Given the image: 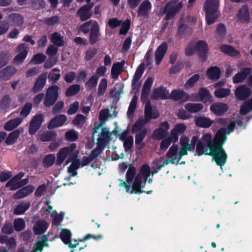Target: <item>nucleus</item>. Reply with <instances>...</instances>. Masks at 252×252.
<instances>
[{
	"label": "nucleus",
	"mask_w": 252,
	"mask_h": 252,
	"mask_svg": "<svg viewBox=\"0 0 252 252\" xmlns=\"http://www.w3.org/2000/svg\"><path fill=\"white\" fill-rule=\"evenodd\" d=\"M226 140V129L222 127L217 131L213 139L212 134L209 133L203 134L201 140L198 139L196 136H193L188 147H190L192 151L196 145L197 156H211L216 164L221 167L225 164L227 159V154L223 148Z\"/></svg>",
	"instance_id": "obj_1"
},
{
	"label": "nucleus",
	"mask_w": 252,
	"mask_h": 252,
	"mask_svg": "<svg viewBox=\"0 0 252 252\" xmlns=\"http://www.w3.org/2000/svg\"><path fill=\"white\" fill-rule=\"evenodd\" d=\"M159 116L158 111L153 110L150 100H148L145 106L144 118L140 117L134 123L131 128L132 133L141 130L143 127L151 120L157 119Z\"/></svg>",
	"instance_id": "obj_2"
},
{
	"label": "nucleus",
	"mask_w": 252,
	"mask_h": 252,
	"mask_svg": "<svg viewBox=\"0 0 252 252\" xmlns=\"http://www.w3.org/2000/svg\"><path fill=\"white\" fill-rule=\"evenodd\" d=\"M219 0H206L204 5L206 23L211 25L219 18L220 12L219 11Z\"/></svg>",
	"instance_id": "obj_3"
},
{
	"label": "nucleus",
	"mask_w": 252,
	"mask_h": 252,
	"mask_svg": "<svg viewBox=\"0 0 252 252\" xmlns=\"http://www.w3.org/2000/svg\"><path fill=\"white\" fill-rule=\"evenodd\" d=\"M183 6L182 2L178 3L174 0L168 2L163 9V14H165L164 19L166 21L171 20L174 18L182 9Z\"/></svg>",
	"instance_id": "obj_4"
},
{
	"label": "nucleus",
	"mask_w": 252,
	"mask_h": 252,
	"mask_svg": "<svg viewBox=\"0 0 252 252\" xmlns=\"http://www.w3.org/2000/svg\"><path fill=\"white\" fill-rule=\"evenodd\" d=\"M59 87L56 85H52L48 88L44 100L45 106L49 107L55 103L59 97Z\"/></svg>",
	"instance_id": "obj_5"
},
{
	"label": "nucleus",
	"mask_w": 252,
	"mask_h": 252,
	"mask_svg": "<svg viewBox=\"0 0 252 252\" xmlns=\"http://www.w3.org/2000/svg\"><path fill=\"white\" fill-rule=\"evenodd\" d=\"M195 49L197 55L201 62H206L208 58L209 51L208 45L207 42L202 40L197 41L195 43Z\"/></svg>",
	"instance_id": "obj_6"
},
{
	"label": "nucleus",
	"mask_w": 252,
	"mask_h": 252,
	"mask_svg": "<svg viewBox=\"0 0 252 252\" xmlns=\"http://www.w3.org/2000/svg\"><path fill=\"white\" fill-rule=\"evenodd\" d=\"M44 122V117L42 114H36L30 122L29 133L30 135H34L40 128Z\"/></svg>",
	"instance_id": "obj_7"
},
{
	"label": "nucleus",
	"mask_w": 252,
	"mask_h": 252,
	"mask_svg": "<svg viewBox=\"0 0 252 252\" xmlns=\"http://www.w3.org/2000/svg\"><path fill=\"white\" fill-rule=\"evenodd\" d=\"M94 5V3L86 4L81 7L77 11L76 15L80 18L81 21H85L89 19L92 16L91 9Z\"/></svg>",
	"instance_id": "obj_8"
},
{
	"label": "nucleus",
	"mask_w": 252,
	"mask_h": 252,
	"mask_svg": "<svg viewBox=\"0 0 252 252\" xmlns=\"http://www.w3.org/2000/svg\"><path fill=\"white\" fill-rule=\"evenodd\" d=\"M28 47L25 43L20 44L16 48L18 54L14 57L13 62L16 64L22 63L28 55Z\"/></svg>",
	"instance_id": "obj_9"
},
{
	"label": "nucleus",
	"mask_w": 252,
	"mask_h": 252,
	"mask_svg": "<svg viewBox=\"0 0 252 252\" xmlns=\"http://www.w3.org/2000/svg\"><path fill=\"white\" fill-rule=\"evenodd\" d=\"M251 94V89L245 85L238 87L234 92L235 97L239 100H246Z\"/></svg>",
	"instance_id": "obj_10"
},
{
	"label": "nucleus",
	"mask_w": 252,
	"mask_h": 252,
	"mask_svg": "<svg viewBox=\"0 0 252 252\" xmlns=\"http://www.w3.org/2000/svg\"><path fill=\"white\" fill-rule=\"evenodd\" d=\"M210 109L216 116H221L228 110V106L223 102H215L211 105Z\"/></svg>",
	"instance_id": "obj_11"
},
{
	"label": "nucleus",
	"mask_w": 252,
	"mask_h": 252,
	"mask_svg": "<svg viewBox=\"0 0 252 252\" xmlns=\"http://www.w3.org/2000/svg\"><path fill=\"white\" fill-rule=\"evenodd\" d=\"M67 121V117L63 114L57 115L52 118L47 125L49 129H52L56 127H60L64 125Z\"/></svg>",
	"instance_id": "obj_12"
},
{
	"label": "nucleus",
	"mask_w": 252,
	"mask_h": 252,
	"mask_svg": "<svg viewBox=\"0 0 252 252\" xmlns=\"http://www.w3.org/2000/svg\"><path fill=\"white\" fill-rule=\"evenodd\" d=\"M99 30L100 28L98 23L94 20L89 35V42L91 45L94 44L98 40L100 36Z\"/></svg>",
	"instance_id": "obj_13"
},
{
	"label": "nucleus",
	"mask_w": 252,
	"mask_h": 252,
	"mask_svg": "<svg viewBox=\"0 0 252 252\" xmlns=\"http://www.w3.org/2000/svg\"><path fill=\"white\" fill-rule=\"evenodd\" d=\"M151 98L153 100L169 99V91L165 87L160 86L153 90Z\"/></svg>",
	"instance_id": "obj_14"
},
{
	"label": "nucleus",
	"mask_w": 252,
	"mask_h": 252,
	"mask_svg": "<svg viewBox=\"0 0 252 252\" xmlns=\"http://www.w3.org/2000/svg\"><path fill=\"white\" fill-rule=\"evenodd\" d=\"M71 237L72 234L69 230L67 229H62L60 233L61 239L64 244L67 245L69 248L73 249L76 248L79 245V243L77 242L74 244H72L71 243Z\"/></svg>",
	"instance_id": "obj_15"
},
{
	"label": "nucleus",
	"mask_w": 252,
	"mask_h": 252,
	"mask_svg": "<svg viewBox=\"0 0 252 252\" xmlns=\"http://www.w3.org/2000/svg\"><path fill=\"white\" fill-rule=\"evenodd\" d=\"M47 80V73H42L36 79L32 88V92L37 93L42 91L45 86Z\"/></svg>",
	"instance_id": "obj_16"
},
{
	"label": "nucleus",
	"mask_w": 252,
	"mask_h": 252,
	"mask_svg": "<svg viewBox=\"0 0 252 252\" xmlns=\"http://www.w3.org/2000/svg\"><path fill=\"white\" fill-rule=\"evenodd\" d=\"M252 69L249 67H245L242 69L240 72L236 73L233 77V82L237 84L243 82L249 75L252 73Z\"/></svg>",
	"instance_id": "obj_17"
},
{
	"label": "nucleus",
	"mask_w": 252,
	"mask_h": 252,
	"mask_svg": "<svg viewBox=\"0 0 252 252\" xmlns=\"http://www.w3.org/2000/svg\"><path fill=\"white\" fill-rule=\"evenodd\" d=\"M167 48L168 45L166 42H163L158 47L155 52V61L156 64H158L160 63L164 55L167 52Z\"/></svg>",
	"instance_id": "obj_18"
},
{
	"label": "nucleus",
	"mask_w": 252,
	"mask_h": 252,
	"mask_svg": "<svg viewBox=\"0 0 252 252\" xmlns=\"http://www.w3.org/2000/svg\"><path fill=\"white\" fill-rule=\"evenodd\" d=\"M237 17L241 22L248 23L250 22L249 10L247 4L243 5L239 10Z\"/></svg>",
	"instance_id": "obj_19"
},
{
	"label": "nucleus",
	"mask_w": 252,
	"mask_h": 252,
	"mask_svg": "<svg viewBox=\"0 0 252 252\" xmlns=\"http://www.w3.org/2000/svg\"><path fill=\"white\" fill-rule=\"evenodd\" d=\"M34 188L32 185H28L21 188L16 191L13 195L15 199H19L24 198L32 192Z\"/></svg>",
	"instance_id": "obj_20"
},
{
	"label": "nucleus",
	"mask_w": 252,
	"mask_h": 252,
	"mask_svg": "<svg viewBox=\"0 0 252 252\" xmlns=\"http://www.w3.org/2000/svg\"><path fill=\"white\" fill-rule=\"evenodd\" d=\"M17 72L13 66L9 65L0 71V78L3 80H9Z\"/></svg>",
	"instance_id": "obj_21"
},
{
	"label": "nucleus",
	"mask_w": 252,
	"mask_h": 252,
	"mask_svg": "<svg viewBox=\"0 0 252 252\" xmlns=\"http://www.w3.org/2000/svg\"><path fill=\"white\" fill-rule=\"evenodd\" d=\"M170 98L172 99L175 101H178L181 99H183L185 101L189 99V95L184 92L183 90L175 89L173 90L170 95H169Z\"/></svg>",
	"instance_id": "obj_22"
},
{
	"label": "nucleus",
	"mask_w": 252,
	"mask_h": 252,
	"mask_svg": "<svg viewBox=\"0 0 252 252\" xmlns=\"http://www.w3.org/2000/svg\"><path fill=\"white\" fill-rule=\"evenodd\" d=\"M153 83V79L152 77H148L146 80L142 90L141 99L142 100H145L148 98L149 94Z\"/></svg>",
	"instance_id": "obj_23"
},
{
	"label": "nucleus",
	"mask_w": 252,
	"mask_h": 252,
	"mask_svg": "<svg viewBox=\"0 0 252 252\" xmlns=\"http://www.w3.org/2000/svg\"><path fill=\"white\" fill-rule=\"evenodd\" d=\"M111 133L109 132L107 128L102 127L101 132L97 139V143L101 142V145L105 147L106 143L111 140Z\"/></svg>",
	"instance_id": "obj_24"
},
{
	"label": "nucleus",
	"mask_w": 252,
	"mask_h": 252,
	"mask_svg": "<svg viewBox=\"0 0 252 252\" xmlns=\"http://www.w3.org/2000/svg\"><path fill=\"white\" fill-rule=\"evenodd\" d=\"M195 124L197 126L200 127L209 128L213 124V121L207 117L199 116L195 118Z\"/></svg>",
	"instance_id": "obj_25"
},
{
	"label": "nucleus",
	"mask_w": 252,
	"mask_h": 252,
	"mask_svg": "<svg viewBox=\"0 0 252 252\" xmlns=\"http://www.w3.org/2000/svg\"><path fill=\"white\" fill-rule=\"evenodd\" d=\"M8 19L10 25L14 27L21 26L24 23V18L19 13H11Z\"/></svg>",
	"instance_id": "obj_26"
},
{
	"label": "nucleus",
	"mask_w": 252,
	"mask_h": 252,
	"mask_svg": "<svg viewBox=\"0 0 252 252\" xmlns=\"http://www.w3.org/2000/svg\"><path fill=\"white\" fill-rule=\"evenodd\" d=\"M125 61L122 60L121 62L113 63L111 68V76L113 79H117L123 69Z\"/></svg>",
	"instance_id": "obj_27"
},
{
	"label": "nucleus",
	"mask_w": 252,
	"mask_h": 252,
	"mask_svg": "<svg viewBox=\"0 0 252 252\" xmlns=\"http://www.w3.org/2000/svg\"><path fill=\"white\" fill-rule=\"evenodd\" d=\"M220 49L222 53L231 57H237L240 54L239 51L229 45L222 44L220 46Z\"/></svg>",
	"instance_id": "obj_28"
},
{
	"label": "nucleus",
	"mask_w": 252,
	"mask_h": 252,
	"mask_svg": "<svg viewBox=\"0 0 252 252\" xmlns=\"http://www.w3.org/2000/svg\"><path fill=\"white\" fill-rule=\"evenodd\" d=\"M22 122V119L20 117L10 120L5 124L4 129L7 131H11L19 126Z\"/></svg>",
	"instance_id": "obj_29"
},
{
	"label": "nucleus",
	"mask_w": 252,
	"mask_h": 252,
	"mask_svg": "<svg viewBox=\"0 0 252 252\" xmlns=\"http://www.w3.org/2000/svg\"><path fill=\"white\" fill-rule=\"evenodd\" d=\"M151 7V3L148 0L143 1L139 6L138 15L139 16H147Z\"/></svg>",
	"instance_id": "obj_30"
},
{
	"label": "nucleus",
	"mask_w": 252,
	"mask_h": 252,
	"mask_svg": "<svg viewBox=\"0 0 252 252\" xmlns=\"http://www.w3.org/2000/svg\"><path fill=\"white\" fill-rule=\"evenodd\" d=\"M50 40L54 45L57 47H62L64 44V37L58 32H55L51 34Z\"/></svg>",
	"instance_id": "obj_31"
},
{
	"label": "nucleus",
	"mask_w": 252,
	"mask_h": 252,
	"mask_svg": "<svg viewBox=\"0 0 252 252\" xmlns=\"http://www.w3.org/2000/svg\"><path fill=\"white\" fill-rule=\"evenodd\" d=\"M221 74L220 68L217 66H211L207 71V74L209 79L218 80L220 78Z\"/></svg>",
	"instance_id": "obj_32"
},
{
	"label": "nucleus",
	"mask_w": 252,
	"mask_h": 252,
	"mask_svg": "<svg viewBox=\"0 0 252 252\" xmlns=\"http://www.w3.org/2000/svg\"><path fill=\"white\" fill-rule=\"evenodd\" d=\"M250 111H252V97L244 101L241 105L239 114L246 115Z\"/></svg>",
	"instance_id": "obj_33"
},
{
	"label": "nucleus",
	"mask_w": 252,
	"mask_h": 252,
	"mask_svg": "<svg viewBox=\"0 0 252 252\" xmlns=\"http://www.w3.org/2000/svg\"><path fill=\"white\" fill-rule=\"evenodd\" d=\"M56 156L54 154H49L44 156L42 163L45 168H48L56 163Z\"/></svg>",
	"instance_id": "obj_34"
},
{
	"label": "nucleus",
	"mask_w": 252,
	"mask_h": 252,
	"mask_svg": "<svg viewBox=\"0 0 252 252\" xmlns=\"http://www.w3.org/2000/svg\"><path fill=\"white\" fill-rule=\"evenodd\" d=\"M21 131L19 129H16L10 132L6 137L5 143L7 145H11L15 144L17 141Z\"/></svg>",
	"instance_id": "obj_35"
},
{
	"label": "nucleus",
	"mask_w": 252,
	"mask_h": 252,
	"mask_svg": "<svg viewBox=\"0 0 252 252\" xmlns=\"http://www.w3.org/2000/svg\"><path fill=\"white\" fill-rule=\"evenodd\" d=\"M41 240L37 241L34 245L33 250L34 252H42L44 247H48V237L46 235H43L41 237Z\"/></svg>",
	"instance_id": "obj_36"
},
{
	"label": "nucleus",
	"mask_w": 252,
	"mask_h": 252,
	"mask_svg": "<svg viewBox=\"0 0 252 252\" xmlns=\"http://www.w3.org/2000/svg\"><path fill=\"white\" fill-rule=\"evenodd\" d=\"M57 133L54 130L46 131L43 132L40 136V139L42 142H48L54 140Z\"/></svg>",
	"instance_id": "obj_37"
},
{
	"label": "nucleus",
	"mask_w": 252,
	"mask_h": 252,
	"mask_svg": "<svg viewBox=\"0 0 252 252\" xmlns=\"http://www.w3.org/2000/svg\"><path fill=\"white\" fill-rule=\"evenodd\" d=\"M48 227V223L45 220H42L34 226L33 232L36 235L43 233L46 231Z\"/></svg>",
	"instance_id": "obj_38"
},
{
	"label": "nucleus",
	"mask_w": 252,
	"mask_h": 252,
	"mask_svg": "<svg viewBox=\"0 0 252 252\" xmlns=\"http://www.w3.org/2000/svg\"><path fill=\"white\" fill-rule=\"evenodd\" d=\"M69 155L67 149L63 148L60 149L57 154L56 165H60Z\"/></svg>",
	"instance_id": "obj_39"
},
{
	"label": "nucleus",
	"mask_w": 252,
	"mask_h": 252,
	"mask_svg": "<svg viewBox=\"0 0 252 252\" xmlns=\"http://www.w3.org/2000/svg\"><path fill=\"white\" fill-rule=\"evenodd\" d=\"M31 206L30 202H23L19 204L14 210V214L16 215L23 214Z\"/></svg>",
	"instance_id": "obj_40"
},
{
	"label": "nucleus",
	"mask_w": 252,
	"mask_h": 252,
	"mask_svg": "<svg viewBox=\"0 0 252 252\" xmlns=\"http://www.w3.org/2000/svg\"><path fill=\"white\" fill-rule=\"evenodd\" d=\"M185 108L187 111L195 113L202 110L203 105L201 103H188L185 104Z\"/></svg>",
	"instance_id": "obj_41"
},
{
	"label": "nucleus",
	"mask_w": 252,
	"mask_h": 252,
	"mask_svg": "<svg viewBox=\"0 0 252 252\" xmlns=\"http://www.w3.org/2000/svg\"><path fill=\"white\" fill-rule=\"evenodd\" d=\"M198 94L201 100H204V102L212 101V96L206 88H200L198 90Z\"/></svg>",
	"instance_id": "obj_42"
},
{
	"label": "nucleus",
	"mask_w": 252,
	"mask_h": 252,
	"mask_svg": "<svg viewBox=\"0 0 252 252\" xmlns=\"http://www.w3.org/2000/svg\"><path fill=\"white\" fill-rule=\"evenodd\" d=\"M136 168L132 164H130L128 165V169L126 173V180L128 184H132L134 178L136 175Z\"/></svg>",
	"instance_id": "obj_43"
},
{
	"label": "nucleus",
	"mask_w": 252,
	"mask_h": 252,
	"mask_svg": "<svg viewBox=\"0 0 252 252\" xmlns=\"http://www.w3.org/2000/svg\"><path fill=\"white\" fill-rule=\"evenodd\" d=\"M93 21L91 20L82 24L77 27L78 31L83 32L84 34H88L91 31Z\"/></svg>",
	"instance_id": "obj_44"
},
{
	"label": "nucleus",
	"mask_w": 252,
	"mask_h": 252,
	"mask_svg": "<svg viewBox=\"0 0 252 252\" xmlns=\"http://www.w3.org/2000/svg\"><path fill=\"white\" fill-rule=\"evenodd\" d=\"M144 71V64H141L137 68L132 80V84L133 85H135L136 84H137V82H138L139 80L142 77L143 73Z\"/></svg>",
	"instance_id": "obj_45"
},
{
	"label": "nucleus",
	"mask_w": 252,
	"mask_h": 252,
	"mask_svg": "<svg viewBox=\"0 0 252 252\" xmlns=\"http://www.w3.org/2000/svg\"><path fill=\"white\" fill-rule=\"evenodd\" d=\"M167 135L168 133L158 127L153 131L152 137L155 140H160L165 138Z\"/></svg>",
	"instance_id": "obj_46"
},
{
	"label": "nucleus",
	"mask_w": 252,
	"mask_h": 252,
	"mask_svg": "<svg viewBox=\"0 0 252 252\" xmlns=\"http://www.w3.org/2000/svg\"><path fill=\"white\" fill-rule=\"evenodd\" d=\"M178 148L177 145L171 146L166 154L167 158L174 159V161L178 158Z\"/></svg>",
	"instance_id": "obj_47"
},
{
	"label": "nucleus",
	"mask_w": 252,
	"mask_h": 252,
	"mask_svg": "<svg viewBox=\"0 0 252 252\" xmlns=\"http://www.w3.org/2000/svg\"><path fill=\"white\" fill-rule=\"evenodd\" d=\"M80 162L79 159L74 161L68 167L67 171L71 174V177H74L77 174V170L79 168Z\"/></svg>",
	"instance_id": "obj_48"
},
{
	"label": "nucleus",
	"mask_w": 252,
	"mask_h": 252,
	"mask_svg": "<svg viewBox=\"0 0 252 252\" xmlns=\"http://www.w3.org/2000/svg\"><path fill=\"white\" fill-rule=\"evenodd\" d=\"M99 77L96 74L92 75L85 83V86L88 90H92L96 87Z\"/></svg>",
	"instance_id": "obj_49"
},
{
	"label": "nucleus",
	"mask_w": 252,
	"mask_h": 252,
	"mask_svg": "<svg viewBox=\"0 0 252 252\" xmlns=\"http://www.w3.org/2000/svg\"><path fill=\"white\" fill-rule=\"evenodd\" d=\"M80 90V86L78 84H73L69 86L66 90L65 96H72L76 94Z\"/></svg>",
	"instance_id": "obj_50"
},
{
	"label": "nucleus",
	"mask_w": 252,
	"mask_h": 252,
	"mask_svg": "<svg viewBox=\"0 0 252 252\" xmlns=\"http://www.w3.org/2000/svg\"><path fill=\"white\" fill-rule=\"evenodd\" d=\"M11 99L8 95H4L0 100V110H5L9 108Z\"/></svg>",
	"instance_id": "obj_51"
},
{
	"label": "nucleus",
	"mask_w": 252,
	"mask_h": 252,
	"mask_svg": "<svg viewBox=\"0 0 252 252\" xmlns=\"http://www.w3.org/2000/svg\"><path fill=\"white\" fill-rule=\"evenodd\" d=\"M137 100V97L136 95H134L131 100L127 112V115L128 117L132 116L134 113L136 108Z\"/></svg>",
	"instance_id": "obj_52"
},
{
	"label": "nucleus",
	"mask_w": 252,
	"mask_h": 252,
	"mask_svg": "<svg viewBox=\"0 0 252 252\" xmlns=\"http://www.w3.org/2000/svg\"><path fill=\"white\" fill-rule=\"evenodd\" d=\"M32 103L31 102H27L24 104L20 114L22 119L26 118L29 115L32 110Z\"/></svg>",
	"instance_id": "obj_53"
},
{
	"label": "nucleus",
	"mask_w": 252,
	"mask_h": 252,
	"mask_svg": "<svg viewBox=\"0 0 252 252\" xmlns=\"http://www.w3.org/2000/svg\"><path fill=\"white\" fill-rule=\"evenodd\" d=\"M107 87V80L106 78L102 79L98 87L97 95L102 96L105 94Z\"/></svg>",
	"instance_id": "obj_54"
},
{
	"label": "nucleus",
	"mask_w": 252,
	"mask_h": 252,
	"mask_svg": "<svg viewBox=\"0 0 252 252\" xmlns=\"http://www.w3.org/2000/svg\"><path fill=\"white\" fill-rule=\"evenodd\" d=\"M230 90L229 89L221 88L215 90L214 94L218 98H224L230 94Z\"/></svg>",
	"instance_id": "obj_55"
},
{
	"label": "nucleus",
	"mask_w": 252,
	"mask_h": 252,
	"mask_svg": "<svg viewBox=\"0 0 252 252\" xmlns=\"http://www.w3.org/2000/svg\"><path fill=\"white\" fill-rule=\"evenodd\" d=\"M104 148L105 147L101 145V142L99 143H97L96 147L91 151L90 156L93 160L94 159L102 152Z\"/></svg>",
	"instance_id": "obj_56"
},
{
	"label": "nucleus",
	"mask_w": 252,
	"mask_h": 252,
	"mask_svg": "<svg viewBox=\"0 0 252 252\" xmlns=\"http://www.w3.org/2000/svg\"><path fill=\"white\" fill-rule=\"evenodd\" d=\"M147 133V129L143 128L141 130L138 131L135 136V143L136 145H138L142 142L145 138Z\"/></svg>",
	"instance_id": "obj_57"
},
{
	"label": "nucleus",
	"mask_w": 252,
	"mask_h": 252,
	"mask_svg": "<svg viewBox=\"0 0 252 252\" xmlns=\"http://www.w3.org/2000/svg\"><path fill=\"white\" fill-rule=\"evenodd\" d=\"M200 78L199 74H195L192 75L185 83L184 87L186 89L192 88L195 83H196Z\"/></svg>",
	"instance_id": "obj_58"
},
{
	"label": "nucleus",
	"mask_w": 252,
	"mask_h": 252,
	"mask_svg": "<svg viewBox=\"0 0 252 252\" xmlns=\"http://www.w3.org/2000/svg\"><path fill=\"white\" fill-rule=\"evenodd\" d=\"M14 228L16 231L23 230L25 227V222L22 218L15 219L13 222Z\"/></svg>",
	"instance_id": "obj_59"
},
{
	"label": "nucleus",
	"mask_w": 252,
	"mask_h": 252,
	"mask_svg": "<svg viewBox=\"0 0 252 252\" xmlns=\"http://www.w3.org/2000/svg\"><path fill=\"white\" fill-rule=\"evenodd\" d=\"M216 33L219 37L220 38H224L226 33V29L225 25L222 23L219 24L216 28Z\"/></svg>",
	"instance_id": "obj_60"
},
{
	"label": "nucleus",
	"mask_w": 252,
	"mask_h": 252,
	"mask_svg": "<svg viewBox=\"0 0 252 252\" xmlns=\"http://www.w3.org/2000/svg\"><path fill=\"white\" fill-rule=\"evenodd\" d=\"M9 60V54L5 51L0 53V69L5 66Z\"/></svg>",
	"instance_id": "obj_61"
},
{
	"label": "nucleus",
	"mask_w": 252,
	"mask_h": 252,
	"mask_svg": "<svg viewBox=\"0 0 252 252\" xmlns=\"http://www.w3.org/2000/svg\"><path fill=\"white\" fill-rule=\"evenodd\" d=\"M97 52V49L94 47H90L85 53V60L89 61L92 60Z\"/></svg>",
	"instance_id": "obj_62"
},
{
	"label": "nucleus",
	"mask_w": 252,
	"mask_h": 252,
	"mask_svg": "<svg viewBox=\"0 0 252 252\" xmlns=\"http://www.w3.org/2000/svg\"><path fill=\"white\" fill-rule=\"evenodd\" d=\"M65 136L66 139L70 142L75 141L78 138L77 132L74 130H70L66 132Z\"/></svg>",
	"instance_id": "obj_63"
},
{
	"label": "nucleus",
	"mask_w": 252,
	"mask_h": 252,
	"mask_svg": "<svg viewBox=\"0 0 252 252\" xmlns=\"http://www.w3.org/2000/svg\"><path fill=\"white\" fill-rule=\"evenodd\" d=\"M140 172L145 179H147L150 176V174H152L150 167L149 165L147 164H144L141 167Z\"/></svg>",
	"instance_id": "obj_64"
}]
</instances>
